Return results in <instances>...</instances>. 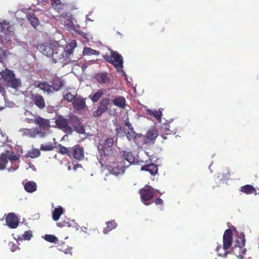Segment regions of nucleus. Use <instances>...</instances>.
Wrapping results in <instances>:
<instances>
[{
  "label": "nucleus",
  "mask_w": 259,
  "mask_h": 259,
  "mask_svg": "<svg viewBox=\"0 0 259 259\" xmlns=\"http://www.w3.org/2000/svg\"><path fill=\"white\" fill-rule=\"evenodd\" d=\"M120 160L115 162L110 161L107 165H101L106 167L110 174L115 176L124 174L125 169L134 163L135 158L132 152L122 151L121 152Z\"/></svg>",
  "instance_id": "nucleus-1"
},
{
  "label": "nucleus",
  "mask_w": 259,
  "mask_h": 259,
  "mask_svg": "<svg viewBox=\"0 0 259 259\" xmlns=\"http://www.w3.org/2000/svg\"><path fill=\"white\" fill-rule=\"evenodd\" d=\"M113 138L109 137L105 140H101L97 145V150L99 153V162L101 165H107L110 161L115 159L113 151Z\"/></svg>",
  "instance_id": "nucleus-2"
},
{
  "label": "nucleus",
  "mask_w": 259,
  "mask_h": 259,
  "mask_svg": "<svg viewBox=\"0 0 259 259\" xmlns=\"http://www.w3.org/2000/svg\"><path fill=\"white\" fill-rule=\"evenodd\" d=\"M55 45L54 54L51 56L55 63L58 61L63 62L69 59L71 55L73 53L74 49L76 47L75 40H71L66 46L65 48L59 46L57 41H55Z\"/></svg>",
  "instance_id": "nucleus-3"
},
{
  "label": "nucleus",
  "mask_w": 259,
  "mask_h": 259,
  "mask_svg": "<svg viewBox=\"0 0 259 259\" xmlns=\"http://www.w3.org/2000/svg\"><path fill=\"white\" fill-rule=\"evenodd\" d=\"M232 232L230 229H227L225 231L224 236H223V249L225 251L224 253H221L219 252L220 250L221 249V246H218L217 248V251L218 253V255L223 257H226L228 253H229L228 249H229L232 245L233 237Z\"/></svg>",
  "instance_id": "nucleus-4"
},
{
  "label": "nucleus",
  "mask_w": 259,
  "mask_h": 259,
  "mask_svg": "<svg viewBox=\"0 0 259 259\" xmlns=\"http://www.w3.org/2000/svg\"><path fill=\"white\" fill-rule=\"evenodd\" d=\"M4 83L7 87L17 89L21 85V80L16 78L13 71L5 69L4 71Z\"/></svg>",
  "instance_id": "nucleus-5"
},
{
  "label": "nucleus",
  "mask_w": 259,
  "mask_h": 259,
  "mask_svg": "<svg viewBox=\"0 0 259 259\" xmlns=\"http://www.w3.org/2000/svg\"><path fill=\"white\" fill-rule=\"evenodd\" d=\"M104 59L108 63L114 65L117 71H119L122 69V57L117 52L111 51V55L104 56Z\"/></svg>",
  "instance_id": "nucleus-6"
},
{
  "label": "nucleus",
  "mask_w": 259,
  "mask_h": 259,
  "mask_svg": "<svg viewBox=\"0 0 259 259\" xmlns=\"http://www.w3.org/2000/svg\"><path fill=\"white\" fill-rule=\"evenodd\" d=\"M94 79L100 84L109 85L114 83V77L106 71H100L95 73Z\"/></svg>",
  "instance_id": "nucleus-7"
},
{
  "label": "nucleus",
  "mask_w": 259,
  "mask_h": 259,
  "mask_svg": "<svg viewBox=\"0 0 259 259\" xmlns=\"http://www.w3.org/2000/svg\"><path fill=\"white\" fill-rule=\"evenodd\" d=\"M140 195L143 204L148 205L153 203L150 202L154 197L153 189L149 185H146L140 190Z\"/></svg>",
  "instance_id": "nucleus-8"
},
{
  "label": "nucleus",
  "mask_w": 259,
  "mask_h": 259,
  "mask_svg": "<svg viewBox=\"0 0 259 259\" xmlns=\"http://www.w3.org/2000/svg\"><path fill=\"white\" fill-rule=\"evenodd\" d=\"M55 124L57 128L66 134H71L73 132L72 127L69 125L68 119L61 115L58 116L56 119Z\"/></svg>",
  "instance_id": "nucleus-9"
},
{
  "label": "nucleus",
  "mask_w": 259,
  "mask_h": 259,
  "mask_svg": "<svg viewBox=\"0 0 259 259\" xmlns=\"http://www.w3.org/2000/svg\"><path fill=\"white\" fill-rule=\"evenodd\" d=\"M19 132L23 137L30 138H36L37 136L41 138L45 137V135L40 131L38 130L37 127L31 128H22L19 130Z\"/></svg>",
  "instance_id": "nucleus-10"
},
{
  "label": "nucleus",
  "mask_w": 259,
  "mask_h": 259,
  "mask_svg": "<svg viewBox=\"0 0 259 259\" xmlns=\"http://www.w3.org/2000/svg\"><path fill=\"white\" fill-rule=\"evenodd\" d=\"M55 41L51 43H45L37 46V49L44 55L51 57L55 50Z\"/></svg>",
  "instance_id": "nucleus-11"
},
{
  "label": "nucleus",
  "mask_w": 259,
  "mask_h": 259,
  "mask_svg": "<svg viewBox=\"0 0 259 259\" xmlns=\"http://www.w3.org/2000/svg\"><path fill=\"white\" fill-rule=\"evenodd\" d=\"M69 125L73 128V130L78 133H83L84 127L81 122L76 116H71L69 119Z\"/></svg>",
  "instance_id": "nucleus-12"
},
{
  "label": "nucleus",
  "mask_w": 259,
  "mask_h": 259,
  "mask_svg": "<svg viewBox=\"0 0 259 259\" xmlns=\"http://www.w3.org/2000/svg\"><path fill=\"white\" fill-rule=\"evenodd\" d=\"M35 124L38 126V130L40 131L45 135V137L46 135L45 131H48L50 127L49 119H46L39 115H37Z\"/></svg>",
  "instance_id": "nucleus-13"
},
{
  "label": "nucleus",
  "mask_w": 259,
  "mask_h": 259,
  "mask_svg": "<svg viewBox=\"0 0 259 259\" xmlns=\"http://www.w3.org/2000/svg\"><path fill=\"white\" fill-rule=\"evenodd\" d=\"M31 103H33L39 109H43L45 106V101L42 96L38 94H31L30 95Z\"/></svg>",
  "instance_id": "nucleus-14"
},
{
  "label": "nucleus",
  "mask_w": 259,
  "mask_h": 259,
  "mask_svg": "<svg viewBox=\"0 0 259 259\" xmlns=\"http://www.w3.org/2000/svg\"><path fill=\"white\" fill-rule=\"evenodd\" d=\"M6 222L10 228H17L19 224V219L17 216L13 212H11L6 216Z\"/></svg>",
  "instance_id": "nucleus-15"
},
{
  "label": "nucleus",
  "mask_w": 259,
  "mask_h": 259,
  "mask_svg": "<svg viewBox=\"0 0 259 259\" xmlns=\"http://www.w3.org/2000/svg\"><path fill=\"white\" fill-rule=\"evenodd\" d=\"M71 157L77 160H82L84 158L83 148L79 146L71 147Z\"/></svg>",
  "instance_id": "nucleus-16"
},
{
  "label": "nucleus",
  "mask_w": 259,
  "mask_h": 259,
  "mask_svg": "<svg viewBox=\"0 0 259 259\" xmlns=\"http://www.w3.org/2000/svg\"><path fill=\"white\" fill-rule=\"evenodd\" d=\"M158 132L154 128L151 129L147 132L146 135V144H154L156 138L158 136Z\"/></svg>",
  "instance_id": "nucleus-17"
},
{
  "label": "nucleus",
  "mask_w": 259,
  "mask_h": 259,
  "mask_svg": "<svg viewBox=\"0 0 259 259\" xmlns=\"http://www.w3.org/2000/svg\"><path fill=\"white\" fill-rule=\"evenodd\" d=\"M50 83H51L52 88L54 91L57 92L64 87L65 82L62 77H56L51 80Z\"/></svg>",
  "instance_id": "nucleus-18"
},
{
  "label": "nucleus",
  "mask_w": 259,
  "mask_h": 259,
  "mask_svg": "<svg viewBox=\"0 0 259 259\" xmlns=\"http://www.w3.org/2000/svg\"><path fill=\"white\" fill-rule=\"evenodd\" d=\"M175 133V130L170 128V125L169 123H165L161 126V136L163 139H166V137L165 136V134L166 135H170Z\"/></svg>",
  "instance_id": "nucleus-19"
},
{
  "label": "nucleus",
  "mask_w": 259,
  "mask_h": 259,
  "mask_svg": "<svg viewBox=\"0 0 259 259\" xmlns=\"http://www.w3.org/2000/svg\"><path fill=\"white\" fill-rule=\"evenodd\" d=\"M141 170L142 171H148L150 174L155 175L157 173L158 168H157V166L155 164L152 163L142 166Z\"/></svg>",
  "instance_id": "nucleus-20"
},
{
  "label": "nucleus",
  "mask_w": 259,
  "mask_h": 259,
  "mask_svg": "<svg viewBox=\"0 0 259 259\" xmlns=\"http://www.w3.org/2000/svg\"><path fill=\"white\" fill-rule=\"evenodd\" d=\"M113 104L117 107L123 108L126 106V100L122 96L116 97L112 100Z\"/></svg>",
  "instance_id": "nucleus-21"
},
{
  "label": "nucleus",
  "mask_w": 259,
  "mask_h": 259,
  "mask_svg": "<svg viewBox=\"0 0 259 259\" xmlns=\"http://www.w3.org/2000/svg\"><path fill=\"white\" fill-rule=\"evenodd\" d=\"M74 108L77 110H81L85 106V101L82 98H77L73 102Z\"/></svg>",
  "instance_id": "nucleus-22"
},
{
  "label": "nucleus",
  "mask_w": 259,
  "mask_h": 259,
  "mask_svg": "<svg viewBox=\"0 0 259 259\" xmlns=\"http://www.w3.org/2000/svg\"><path fill=\"white\" fill-rule=\"evenodd\" d=\"M142 136L141 134L137 133L135 132L134 127H130V129H128L126 133V137L128 141L135 140L137 138H141Z\"/></svg>",
  "instance_id": "nucleus-23"
},
{
  "label": "nucleus",
  "mask_w": 259,
  "mask_h": 259,
  "mask_svg": "<svg viewBox=\"0 0 259 259\" xmlns=\"http://www.w3.org/2000/svg\"><path fill=\"white\" fill-rule=\"evenodd\" d=\"M240 191L245 193L246 194H257V191L254 187L250 185H246L240 187Z\"/></svg>",
  "instance_id": "nucleus-24"
},
{
  "label": "nucleus",
  "mask_w": 259,
  "mask_h": 259,
  "mask_svg": "<svg viewBox=\"0 0 259 259\" xmlns=\"http://www.w3.org/2000/svg\"><path fill=\"white\" fill-rule=\"evenodd\" d=\"M37 87L40 90L44 91V92H46L48 94L54 92V90L52 88V85L50 84L47 82H39L37 84Z\"/></svg>",
  "instance_id": "nucleus-25"
},
{
  "label": "nucleus",
  "mask_w": 259,
  "mask_h": 259,
  "mask_svg": "<svg viewBox=\"0 0 259 259\" xmlns=\"http://www.w3.org/2000/svg\"><path fill=\"white\" fill-rule=\"evenodd\" d=\"M58 147L59 148V151H58V153L63 155H66L70 158H71V147L67 148L61 144H58Z\"/></svg>",
  "instance_id": "nucleus-26"
},
{
  "label": "nucleus",
  "mask_w": 259,
  "mask_h": 259,
  "mask_svg": "<svg viewBox=\"0 0 259 259\" xmlns=\"http://www.w3.org/2000/svg\"><path fill=\"white\" fill-rule=\"evenodd\" d=\"M24 186L25 190L30 193L36 191L37 189L36 184L34 181L26 182Z\"/></svg>",
  "instance_id": "nucleus-27"
},
{
  "label": "nucleus",
  "mask_w": 259,
  "mask_h": 259,
  "mask_svg": "<svg viewBox=\"0 0 259 259\" xmlns=\"http://www.w3.org/2000/svg\"><path fill=\"white\" fill-rule=\"evenodd\" d=\"M57 249L65 254H72L71 250L72 248L71 247H68L65 243H61L59 244L57 246Z\"/></svg>",
  "instance_id": "nucleus-28"
},
{
  "label": "nucleus",
  "mask_w": 259,
  "mask_h": 259,
  "mask_svg": "<svg viewBox=\"0 0 259 259\" xmlns=\"http://www.w3.org/2000/svg\"><path fill=\"white\" fill-rule=\"evenodd\" d=\"M63 213V209L61 206H58L52 212V219L55 221H57L62 215Z\"/></svg>",
  "instance_id": "nucleus-29"
},
{
  "label": "nucleus",
  "mask_w": 259,
  "mask_h": 259,
  "mask_svg": "<svg viewBox=\"0 0 259 259\" xmlns=\"http://www.w3.org/2000/svg\"><path fill=\"white\" fill-rule=\"evenodd\" d=\"M106 224L107 225L106 228H104L103 230V232L104 234H107L109 232L116 228L117 226V224L114 220L107 222Z\"/></svg>",
  "instance_id": "nucleus-30"
},
{
  "label": "nucleus",
  "mask_w": 259,
  "mask_h": 259,
  "mask_svg": "<svg viewBox=\"0 0 259 259\" xmlns=\"http://www.w3.org/2000/svg\"><path fill=\"white\" fill-rule=\"evenodd\" d=\"M27 19L29 20L30 23L31 25L33 26L34 28H36L39 24V21L37 19L35 16V15L33 13H30L28 14Z\"/></svg>",
  "instance_id": "nucleus-31"
},
{
  "label": "nucleus",
  "mask_w": 259,
  "mask_h": 259,
  "mask_svg": "<svg viewBox=\"0 0 259 259\" xmlns=\"http://www.w3.org/2000/svg\"><path fill=\"white\" fill-rule=\"evenodd\" d=\"M104 90L101 89L98 90L93 95H90V98L93 102H96L100 100L101 97L104 95Z\"/></svg>",
  "instance_id": "nucleus-32"
},
{
  "label": "nucleus",
  "mask_w": 259,
  "mask_h": 259,
  "mask_svg": "<svg viewBox=\"0 0 259 259\" xmlns=\"http://www.w3.org/2000/svg\"><path fill=\"white\" fill-rule=\"evenodd\" d=\"M6 152L9 160L11 161H17L19 160L20 156L19 154L9 150H6Z\"/></svg>",
  "instance_id": "nucleus-33"
},
{
  "label": "nucleus",
  "mask_w": 259,
  "mask_h": 259,
  "mask_svg": "<svg viewBox=\"0 0 259 259\" xmlns=\"http://www.w3.org/2000/svg\"><path fill=\"white\" fill-rule=\"evenodd\" d=\"M40 154L39 150L33 149L29 151L28 153H26V157L31 158H35L39 156Z\"/></svg>",
  "instance_id": "nucleus-34"
},
{
  "label": "nucleus",
  "mask_w": 259,
  "mask_h": 259,
  "mask_svg": "<svg viewBox=\"0 0 259 259\" xmlns=\"http://www.w3.org/2000/svg\"><path fill=\"white\" fill-rule=\"evenodd\" d=\"M110 100L108 98H103L100 102L99 106L100 108L107 111L108 109V106L110 104Z\"/></svg>",
  "instance_id": "nucleus-35"
},
{
  "label": "nucleus",
  "mask_w": 259,
  "mask_h": 259,
  "mask_svg": "<svg viewBox=\"0 0 259 259\" xmlns=\"http://www.w3.org/2000/svg\"><path fill=\"white\" fill-rule=\"evenodd\" d=\"M147 112L150 115H152L156 119L161 120L162 113L160 110H152L151 109H148L147 110Z\"/></svg>",
  "instance_id": "nucleus-36"
},
{
  "label": "nucleus",
  "mask_w": 259,
  "mask_h": 259,
  "mask_svg": "<svg viewBox=\"0 0 259 259\" xmlns=\"http://www.w3.org/2000/svg\"><path fill=\"white\" fill-rule=\"evenodd\" d=\"M65 7V5L62 4L60 5H58L56 7L53 8L52 9L58 12V14H61L63 17L66 16V14L64 15V10Z\"/></svg>",
  "instance_id": "nucleus-37"
},
{
  "label": "nucleus",
  "mask_w": 259,
  "mask_h": 259,
  "mask_svg": "<svg viewBox=\"0 0 259 259\" xmlns=\"http://www.w3.org/2000/svg\"><path fill=\"white\" fill-rule=\"evenodd\" d=\"M44 239L51 243H56L58 240L57 237L52 234H46Z\"/></svg>",
  "instance_id": "nucleus-38"
},
{
  "label": "nucleus",
  "mask_w": 259,
  "mask_h": 259,
  "mask_svg": "<svg viewBox=\"0 0 259 259\" xmlns=\"http://www.w3.org/2000/svg\"><path fill=\"white\" fill-rule=\"evenodd\" d=\"M11 36L12 35L7 32L5 33L4 35H0V39H1L2 43L6 44L7 42H10L11 41Z\"/></svg>",
  "instance_id": "nucleus-39"
},
{
  "label": "nucleus",
  "mask_w": 259,
  "mask_h": 259,
  "mask_svg": "<svg viewBox=\"0 0 259 259\" xmlns=\"http://www.w3.org/2000/svg\"><path fill=\"white\" fill-rule=\"evenodd\" d=\"M236 242L237 243V246L240 248H242L245 246V236L243 234H242L241 236L239 237V239L237 240Z\"/></svg>",
  "instance_id": "nucleus-40"
},
{
  "label": "nucleus",
  "mask_w": 259,
  "mask_h": 259,
  "mask_svg": "<svg viewBox=\"0 0 259 259\" xmlns=\"http://www.w3.org/2000/svg\"><path fill=\"white\" fill-rule=\"evenodd\" d=\"M83 55H98L99 52L90 48H84L83 50Z\"/></svg>",
  "instance_id": "nucleus-41"
},
{
  "label": "nucleus",
  "mask_w": 259,
  "mask_h": 259,
  "mask_svg": "<svg viewBox=\"0 0 259 259\" xmlns=\"http://www.w3.org/2000/svg\"><path fill=\"white\" fill-rule=\"evenodd\" d=\"M55 149V146L51 143L48 144H41L40 150L42 151H51Z\"/></svg>",
  "instance_id": "nucleus-42"
},
{
  "label": "nucleus",
  "mask_w": 259,
  "mask_h": 259,
  "mask_svg": "<svg viewBox=\"0 0 259 259\" xmlns=\"http://www.w3.org/2000/svg\"><path fill=\"white\" fill-rule=\"evenodd\" d=\"M63 99L67 102H73L76 99L75 96L70 93H68L63 96Z\"/></svg>",
  "instance_id": "nucleus-43"
},
{
  "label": "nucleus",
  "mask_w": 259,
  "mask_h": 259,
  "mask_svg": "<svg viewBox=\"0 0 259 259\" xmlns=\"http://www.w3.org/2000/svg\"><path fill=\"white\" fill-rule=\"evenodd\" d=\"M9 24V22L5 20H4L2 22L0 21V31L4 32Z\"/></svg>",
  "instance_id": "nucleus-44"
},
{
  "label": "nucleus",
  "mask_w": 259,
  "mask_h": 259,
  "mask_svg": "<svg viewBox=\"0 0 259 259\" xmlns=\"http://www.w3.org/2000/svg\"><path fill=\"white\" fill-rule=\"evenodd\" d=\"M32 236V232L31 231H25L22 235L24 240H29Z\"/></svg>",
  "instance_id": "nucleus-45"
},
{
  "label": "nucleus",
  "mask_w": 259,
  "mask_h": 259,
  "mask_svg": "<svg viewBox=\"0 0 259 259\" xmlns=\"http://www.w3.org/2000/svg\"><path fill=\"white\" fill-rule=\"evenodd\" d=\"M9 158L7 155L6 151L0 155V161H4V162H8Z\"/></svg>",
  "instance_id": "nucleus-46"
},
{
  "label": "nucleus",
  "mask_w": 259,
  "mask_h": 259,
  "mask_svg": "<svg viewBox=\"0 0 259 259\" xmlns=\"http://www.w3.org/2000/svg\"><path fill=\"white\" fill-rule=\"evenodd\" d=\"M51 6H52V8L63 4L61 2L60 0H51Z\"/></svg>",
  "instance_id": "nucleus-47"
},
{
  "label": "nucleus",
  "mask_w": 259,
  "mask_h": 259,
  "mask_svg": "<svg viewBox=\"0 0 259 259\" xmlns=\"http://www.w3.org/2000/svg\"><path fill=\"white\" fill-rule=\"evenodd\" d=\"M6 30L7 32H8V33L14 35V27L12 25H10V23L9 24L8 27H7Z\"/></svg>",
  "instance_id": "nucleus-48"
},
{
  "label": "nucleus",
  "mask_w": 259,
  "mask_h": 259,
  "mask_svg": "<svg viewBox=\"0 0 259 259\" xmlns=\"http://www.w3.org/2000/svg\"><path fill=\"white\" fill-rule=\"evenodd\" d=\"M36 120V116L35 117L34 119H31V118H26L25 119V121L27 122L29 124H31V123L35 124Z\"/></svg>",
  "instance_id": "nucleus-49"
},
{
  "label": "nucleus",
  "mask_w": 259,
  "mask_h": 259,
  "mask_svg": "<svg viewBox=\"0 0 259 259\" xmlns=\"http://www.w3.org/2000/svg\"><path fill=\"white\" fill-rule=\"evenodd\" d=\"M102 114L103 113L101 112V111L97 109L95 111L93 112V115L94 117H96L101 116Z\"/></svg>",
  "instance_id": "nucleus-50"
},
{
  "label": "nucleus",
  "mask_w": 259,
  "mask_h": 259,
  "mask_svg": "<svg viewBox=\"0 0 259 259\" xmlns=\"http://www.w3.org/2000/svg\"><path fill=\"white\" fill-rule=\"evenodd\" d=\"M154 202L156 205H162L163 204V200L160 198H156Z\"/></svg>",
  "instance_id": "nucleus-51"
},
{
  "label": "nucleus",
  "mask_w": 259,
  "mask_h": 259,
  "mask_svg": "<svg viewBox=\"0 0 259 259\" xmlns=\"http://www.w3.org/2000/svg\"><path fill=\"white\" fill-rule=\"evenodd\" d=\"M18 249H19L18 246H16L15 244L12 243L11 247V250L12 252L16 251Z\"/></svg>",
  "instance_id": "nucleus-52"
},
{
  "label": "nucleus",
  "mask_w": 259,
  "mask_h": 259,
  "mask_svg": "<svg viewBox=\"0 0 259 259\" xmlns=\"http://www.w3.org/2000/svg\"><path fill=\"white\" fill-rule=\"evenodd\" d=\"M7 163L5 162H3V161H0V169L3 170L5 169Z\"/></svg>",
  "instance_id": "nucleus-53"
},
{
  "label": "nucleus",
  "mask_w": 259,
  "mask_h": 259,
  "mask_svg": "<svg viewBox=\"0 0 259 259\" xmlns=\"http://www.w3.org/2000/svg\"><path fill=\"white\" fill-rule=\"evenodd\" d=\"M124 125L127 126L128 127V129H130V127H133V125L128 121H126L125 122H124Z\"/></svg>",
  "instance_id": "nucleus-54"
},
{
  "label": "nucleus",
  "mask_w": 259,
  "mask_h": 259,
  "mask_svg": "<svg viewBox=\"0 0 259 259\" xmlns=\"http://www.w3.org/2000/svg\"><path fill=\"white\" fill-rule=\"evenodd\" d=\"M97 109L98 110H100V111H101V112H102L103 113H104V112H106L107 111L99 106H98Z\"/></svg>",
  "instance_id": "nucleus-55"
},
{
  "label": "nucleus",
  "mask_w": 259,
  "mask_h": 259,
  "mask_svg": "<svg viewBox=\"0 0 259 259\" xmlns=\"http://www.w3.org/2000/svg\"><path fill=\"white\" fill-rule=\"evenodd\" d=\"M2 78H3V79L4 78V71L0 72V80Z\"/></svg>",
  "instance_id": "nucleus-56"
},
{
  "label": "nucleus",
  "mask_w": 259,
  "mask_h": 259,
  "mask_svg": "<svg viewBox=\"0 0 259 259\" xmlns=\"http://www.w3.org/2000/svg\"><path fill=\"white\" fill-rule=\"evenodd\" d=\"M77 166H78L77 164H76L75 165H74V167H73L74 169L76 170V169L77 168Z\"/></svg>",
  "instance_id": "nucleus-57"
},
{
  "label": "nucleus",
  "mask_w": 259,
  "mask_h": 259,
  "mask_svg": "<svg viewBox=\"0 0 259 259\" xmlns=\"http://www.w3.org/2000/svg\"><path fill=\"white\" fill-rule=\"evenodd\" d=\"M2 90H4L3 88L2 87V85H1L0 84V91H2Z\"/></svg>",
  "instance_id": "nucleus-58"
},
{
  "label": "nucleus",
  "mask_w": 259,
  "mask_h": 259,
  "mask_svg": "<svg viewBox=\"0 0 259 259\" xmlns=\"http://www.w3.org/2000/svg\"><path fill=\"white\" fill-rule=\"evenodd\" d=\"M2 58L0 57V62L2 61Z\"/></svg>",
  "instance_id": "nucleus-59"
},
{
  "label": "nucleus",
  "mask_w": 259,
  "mask_h": 259,
  "mask_svg": "<svg viewBox=\"0 0 259 259\" xmlns=\"http://www.w3.org/2000/svg\"><path fill=\"white\" fill-rule=\"evenodd\" d=\"M39 3H40V2H39V1H38L37 4V5H38V4H39Z\"/></svg>",
  "instance_id": "nucleus-60"
},
{
  "label": "nucleus",
  "mask_w": 259,
  "mask_h": 259,
  "mask_svg": "<svg viewBox=\"0 0 259 259\" xmlns=\"http://www.w3.org/2000/svg\"><path fill=\"white\" fill-rule=\"evenodd\" d=\"M41 1H44L45 0H41Z\"/></svg>",
  "instance_id": "nucleus-61"
},
{
  "label": "nucleus",
  "mask_w": 259,
  "mask_h": 259,
  "mask_svg": "<svg viewBox=\"0 0 259 259\" xmlns=\"http://www.w3.org/2000/svg\"><path fill=\"white\" fill-rule=\"evenodd\" d=\"M258 248H259V246H258Z\"/></svg>",
  "instance_id": "nucleus-62"
}]
</instances>
